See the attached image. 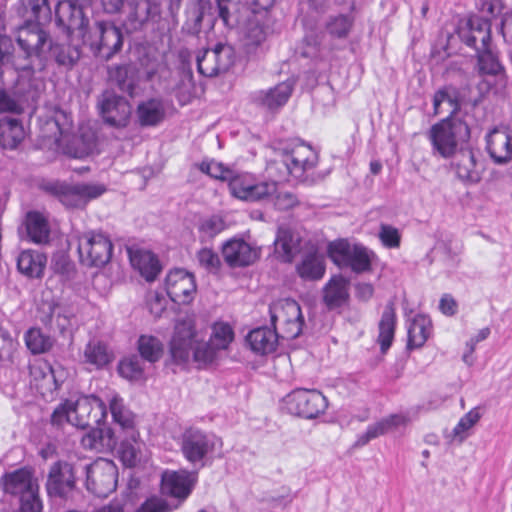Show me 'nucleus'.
I'll list each match as a JSON object with an SVG mask.
<instances>
[{
	"instance_id": "obj_46",
	"label": "nucleus",
	"mask_w": 512,
	"mask_h": 512,
	"mask_svg": "<svg viewBox=\"0 0 512 512\" xmlns=\"http://www.w3.org/2000/svg\"><path fill=\"white\" fill-rule=\"evenodd\" d=\"M14 44L11 37L0 35V64L11 66L16 71H26L28 63L22 62L21 56L14 55Z\"/></svg>"
},
{
	"instance_id": "obj_8",
	"label": "nucleus",
	"mask_w": 512,
	"mask_h": 512,
	"mask_svg": "<svg viewBox=\"0 0 512 512\" xmlns=\"http://www.w3.org/2000/svg\"><path fill=\"white\" fill-rule=\"evenodd\" d=\"M270 321L281 338L295 339L303 329L304 318L299 304L293 299L279 300L269 307Z\"/></svg>"
},
{
	"instance_id": "obj_45",
	"label": "nucleus",
	"mask_w": 512,
	"mask_h": 512,
	"mask_svg": "<svg viewBox=\"0 0 512 512\" xmlns=\"http://www.w3.org/2000/svg\"><path fill=\"white\" fill-rule=\"evenodd\" d=\"M85 362L101 368L112 361V354L101 341L91 340L84 349Z\"/></svg>"
},
{
	"instance_id": "obj_36",
	"label": "nucleus",
	"mask_w": 512,
	"mask_h": 512,
	"mask_svg": "<svg viewBox=\"0 0 512 512\" xmlns=\"http://www.w3.org/2000/svg\"><path fill=\"white\" fill-rule=\"evenodd\" d=\"M456 174L459 179L471 183L481 180V167L477 163L475 153L470 150H462L455 162Z\"/></svg>"
},
{
	"instance_id": "obj_59",
	"label": "nucleus",
	"mask_w": 512,
	"mask_h": 512,
	"mask_svg": "<svg viewBox=\"0 0 512 512\" xmlns=\"http://www.w3.org/2000/svg\"><path fill=\"white\" fill-rule=\"evenodd\" d=\"M179 508V504H170L163 497L153 495L148 497L135 512H172Z\"/></svg>"
},
{
	"instance_id": "obj_44",
	"label": "nucleus",
	"mask_w": 512,
	"mask_h": 512,
	"mask_svg": "<svg viewBox=\"0 0 512 512\" xmlns=\"http://www.w3.org/2000/svg\"><path fill=\"white\" fill-rule=\"evenodd\" d=\"M137 349L140 357L150 364L159 361L164 351L162 342L157 337L150 335H141L139 337Z\"/></svg>"
},
{
	"instance_id": "obj_38",
	"label": "nucleus",
	"mask_w": 512,
	"mask_h": 512,
	"mask_svg": "<svg viewBox=\"0 0 512 512\" xmlns=\"http://www.w3.org/2000/svg\"><path fill=\"white\" fill-rule=\"evenodd\" d=\"M110 412L114 423L127 432L128 437L136 442L137 432L134 429V417L129 409L123 403V399L119 396H113L109 402Z\"/></svg>"
},
{
	"instance_id": "obj_12",
	"label": "nucleus",
	"mask_w": 512,
	"mask_h": 512,
	"mask_svg": "<svg viewBox=\"0 0 512 512\" xmlns=\"http://www.w3.org/2000/svg\"><path fill=\"white\" fill-rule=\"evenodd\" d=\"M284 403L290 414L305 419L318 417L328 407L326 397L315 389H296L284 398Z\"/></svg>"
},
{
	"instance_id": "obj_19",
	"label": "nucleus",
	"mask_w": 512,
	"mask_h": 512,
	"mask_svg": "<svg viewBox=\"0 0 512 512\" xmlns=\"http://www.w3.org/2000/svg\"><path fill=\"white\" fill-rule=\"evenodd\" d=\"M233 59L232 47L219 43L213 49L198 52L196 57L197 70L205 77H214L227 71L233 64Z\"/></svg>"
},
{
	"instance_id": "obj_9",
	"label": "nucleus",
	"mask_w": 512,
	"mask_h": 512,
	"mask_svg": "<svg viewBox=\"0 0 512 512\" xmlns=\"http://www.w3.org/2000/svg\"><path fill=\"white\" fill-rule=\"evenodd\" d=\"M113 244L100 232H86L78 237L80 262L88 267H103L111 260Z\"/></svg>"
},
{
	"instance_id": "obj_54",
	"label": "nucleus",
	"mask_w": 512,
	"mask_h": 512,
	"mask_svg": "<svg viewBox=\"0 0 512 512\" xmlns=\"http://www.w3.org/2000/svg\"><path fill=\"white\" fill-rule=\"evenodd\" d=\"M234 339L232 327L227 323H215L212 328L210 342L219 350H225Z\"/></svg>"
},
{
	"instance_id": "obj_17",
	"label": "nucleus",
	"mask_w": 512,
	"mask_h": 512,
	"mask_svg": "<svg viewBox=\"0 0 512 512\" xmlns=\"http://www.w3.org/2000/svg\"><path fill=\"white\" fill-rule=\"evenodd\" d=\"M198 481V472L166 470L161 476V492L177 500L179 506L190 496Z\"/></svg>"
},
{
	"instance_id": "obj_11",
	"label": "nucleus",
	"mask_w": 512,
	"mask_h": 512,
	"mask_svg": "<svg viewBox=\"0 0 512 512\" xmlns=\"http://www.w3.org/2000/svg\"><path fill=\"white\" fill-rule=\"evenodd\" d=\"M328 254L335 264L340 267H349L355 273H363L371 269L369 251L362 245H352L341 239L329 244Z\"/></svg>"
},
{
	"instance_id": "obj_55",
	"label": "nucleus",
	"mask_w": 512,
	"mask_h": 512,
	"mask_svg": "<svg viewBox=\"0 0 512 512\" xmlns=\"http://www.w3.org/2000/svg\"><path fill=\"white\" fill-rule=\"evenodd\" d=\"M407 419L404 415L401 414H392L386 418L381 419L380 421L371 424L367 427L370 435L373 439L384 435L392 428L398 427L400 425H404Z\"/></svg>"
},
{
	"instance_id": "obj_52",
	"label": "nucleus",
	"mask_w": 512,
	"mask_h": 512,
	"mask_svg": "<svg viewBox=\"0 0 512 512\" xmlns=\"http://www.w3.org/2000/svg\"><path fill=\"white\" fill-rule=\"evenodd\" d=\"M224 229L225 222L220 216L212 215L208 218H205L201 220L198 227L200 241H210Z\"/></svg>"
},
{
	"instance_id": "obj_2",
	"label": "nucleus",
	"mask_w": 512,
	"mask_h": 512,
	"mask_svg": "<svg viewBox=\"0 0 512 512\" xmlns=\"http://www.w3.org/2000/svg\"><path fill=\"white\" fill-rule=\"evenodd\" d=\"M45 129L59 146H64L65 153L73 158H84L93 153L97 146L96 135L91 130H83L80 135L70 139L73 121L71 115L61 109L54 111L46 121Z\"/></svg>"
},
{
	"instance_id": "obj_48",
	"label": "nucleus",
	"mask_w": 512,
	"mask_h": 512,
	"mask_svg": "<svg viewBox=\"0 0 512 512\" xmlns=\"http://www.w3.org/2000/svg\"><path fill=\"white\" fill-rule=\"evenodd\" d=\"M24 338L27 348L35 355L45 353L53 346L52 338L39 328H30Z\"/></svg>"
},
{
	"instance_id": "obj_58",
	"label": "nucleus",
	"mask_w": 512,
	"mask_h": 512,
	"mask_svg": "<svg viewBox=\"0 0 512 512\" xmlns=\"http://www.w3.org/2000/svg\"><path fill=\"white\" fill-rule=\"evenodd\" d=\"M103 430H95L93 429L87 435L82 438V444L84 447L89 449L98 450L100 447L107 445L109 447H114L117 444V439L114 437L113 433L110 429L106 431L108 435V440L104 443Z\"/></svg>"
},
{
	"instance_id": "obj_37",
	"label": "nucleus",
	"mask_w": 512,
	"mask_h": 512,
	"mask_svg": "<svg viewBox=\"0 0 512 512\" xmlns=\"http://www.w3.org/2000/svg\"><path fill=\"white\" fill-rule=\"evenodd\" d=\"M298 275L305 281L320 280L325 273V264L323 257L312 250L306 253L300 263L296 266Z\"/></svg>"
},
{
	"instance_id": "obj_41",
	"label": "nucleus",
	"mask_w": 512,
	"mask_h": 512,
	"mask_svg": "<svg viewBox=\"0 0 512 512\" xmlns=\"http://www.w3.org/2000/svg\"><path fill=\"white\" fill-rule=\"evenodd\" d=\"M433 107L435 114H441L444 111L449 116L457 114L461 108L458 90L453 87H444L436 91L433 97Z\"/></svg>"
},
{
	"instance_id": "obj_49",
	"label": "nucleus",
	"mask_w": 512,
	"mask_h": 512,
	"mask_svg": "<svg viewBox=\"0 0 512 512\" xmlns=\"http://www.w3.org/2000/svg\"><path fill=\"white\" fill-rule=\"evenodd\" d=\"M353 23L354 19L349 15L330 16L325 24V29L331 37L344 39L349 35Z\"/></svg>"
},
{
	"instance_id": "obj_1",
	"label": "nucleus",
	"mask_w": 512,
	"mask_h": 512,
	"mask_svg": "<svg viewBox=\"0 0 512 512\" xmlns=\"http://www.w3.org/2000/svg\"><path fill=\"white\" fill-rule=\"evenodd\" d=\"M58 29L71 38L76 35L94 57L109 61L119 54L124 45L122 29L111 20L86 17L82 7L71 2H59L55 10Z\"/></svg>"
},
{
	"instance_id": "obj_39",
	"label": "nucleus",
	"mask_w": 512,
	"mask_h": 512,
	"mask_svg": "<svg viewBox=\"0 0 512 512\" xmlns=\"http://www.w3.org/2000/svg\"><path fill=\"white\" fill-rule=\"evenodd\" d=\"M136 113L141 126H156L164 120L165 106L161 99L151 98L141 102Z\"/></svg>"
},
{
	"instance_id": "obj_57",
	"label": "nucleus",
	"mask_w": 512,
	"mask_h": 512,
	"mask_svg": "<svg viewBox=\"0 0 512 512\" xmlns=\"http://www.w3.org/2000/svg\"><path fill=\"white\" fill-rule=\"evenodd\" d=\"M203 8L199 3L192 4L186 11V21L183 30L190 35H198L202 28Z\"/></svg>"
},
{
	"instance_id": "obj_30",
	"label": "nucleus",
	"mask_w": 512,
	"mask_h": 512,
	"mask_svg": "<svg viewBox=\"0 0 512 512\" xmlns=\"http://www.w3.org/2000/svg\"><path fill=\"white\" fill-rule=\"evenodd\" d=\"M300 237L289 229L280 228L274 241V253L282 262H291L301 251Z\"/></svg>"
},
{
	"instance_id": "obj_23",
	"label": "nucleus",
	"mask_w": 512,
	"mask_h": 512,
	"mask_svg": "<svg viewBox=\"0 0 512 512\" xmlns=\"http://www.w3.org/2000/svg\"><path fill=\"white\" fill-rule=\"evenodd\" d=\"M486 151L496 165L512 162V130L507 127H494L485 136Z\"/></svg>"
},
{
	"instance_id": "obj_62",
	"label": "nucleus",
	"mask_w": 512,
	"mask_h": 512,
	"mask_svg": "<svg viewBox=\"0 0 512 512\" xmlns=\"http://www.w3.org/2000/svg\"><path fill=\"white\" fill-rule=\"evenodd\" d=\"M245 36L249 44L260 45L267 37V29L257 20L247 23Z\"/></svg>"
},
{
	"instance_id": "obj_43",
	"label": "nucleus",
	"mask_w": 512,
	"mask_h": 512,
	"mask_svg": "<svg viewBox=\"0 0 512 512\" xmlns=\"http://www.w3.org/2000/svg\"><path fill=\"white\" fill-rule=\"evenodd\" d=\"M26 231L30 240L37 244L48 242L49 226L39 212H29L26 216Z\"/></svg>"
},
{
	"instance_id": "obj_34",
	"label": "nucleus",
	"mask_w": 512,
	"mask_h": 512,
	"mask_svg": "<svg viewBox=\"0 0 512 512\" xmlns=\"http://www.w3.org/2000/svg\"><path fill=\"white\" fill-rule=\"evenodd\" d=\"M396 328V312L395 306L392 301L388 302L381 315L378 324L379 335L377 342L380 345L382 353H386L391 347Z\"/></svg>"
},
{
	"instance_id": "obj_3",
	"label": "nucleus",
	"mask_w": 512,
	"mask_h": 512,
	"mask_svg": "<svg viewBox=\"0 0 512 512\" xmlns=\"http://www.w3.org/2000/svg\"><path fill=\"white\" fill-rule=\"evenodd\" d=\"M17 43L25 54L22 62L30 64L26 71H42L46 67L54 41L38 23L27 21L21 26L17 34Z\"/></svg>"
},
{
	"instance_id": "obj_31",
	"label": "nucleus",
	"mask_w": 512,
	"mask_h": 512,
	"mask_svg": "<svg viewBox=\"0 0 512 512\" xmlns=\"http://www.w3.org/2000/svg\"><path fill=\"white\" fill-rule=\"evenodd\" d=\"M25 138L24 127L20 120L12 117L0 118V147L14 150Z\"/></svg>"
},
{
	"instance_id": "obj_21",
	"label": "nucleus",
	"mask_w": 512,
	"mask_h": 512,
	"mask_svg": "<svg viewBox=\"0 0 512 512\" xmlns=\"http://www.w3.org/2000/svg\"><path fill=\"white\" fill-rule=\"evenodd\" d=\"M160 6L151 0H131L123 26L128 33L142 31L160 17Z\"/></svg>"
},
{
	"instance_id": "obj_13",
	"label": "nucleus",
	"mask_w": 512,
	"mask_h": 512,
	"mask_svg": "<svg viewBox=\"0 0 512 512\" xmlns=\"http://www.w3.org/2000/svg\"><path fill=\"white\" fill-rule=\"evenodd\" d=\"M77 466L69 461L58 460L49 467L46 491L49 497L66 500L76 489Z\"/></svg>"
},
{
	"instance_id": "obj_26",
	"label": "nucleus",
	"mask_w": 512,
	"mask_h": 512,
	"mask_svg": "<svg viewBox=\"0 0 512 512\" xmlns=\"http://www.w3.org/2000/svg\"><path fill=\"white\" fill-rule=\"evenodd\" d=\"M36 100V91L32 88L29 80L18 78L13 90L12 96L4 89H0V112H21L22 104L34 102Z\"/></svg>"
},
{
	"instance_id": "obj_33",
	"label": "nucleus",
	"mask_w": 512,
	"mask_h": 512,
	"mask_svg": "<svg viewBox=\"0 0 512 512\" xmlns=\"http://www.w3.org/2000/svg\"><path fill=\"white\" fill-rule=\"evenodd\" d=\"M47 258L38 251L24 250L17 258L19 272L28 278H41L44 273Z\"/></svg>"
},
{
	"instance_id": "obj_18",
	"label": "nucleus",
	"mask_w": 512,
	"mask_h": 512,
	"mask_svg": "<svg viewBox=\"0 0 512 512\" xmlns=\"http://www.w3.org/2000/svg\"><path fill=\"white\" fill-rule=\"evenodd\" d=\"M98 108L105 124L114 128H124L129 124L131 105L127 99L113 91L102 93Z\"/></svg>"
},
{
	"instance_id": "obj_7",
	"label": "nucleus",
	"mask_w": 512,
	"mask_h": 512,
	"mask_svg": "<svg viewBox=\"0 0 512 512\" xmlns=\"http://www.w3.org/2000/svg\"><path fill=\"white\" fill-rule=\"evenodd\" d=\"M470 138V128L461 119H443L434 124L429 131V139L435 151L442 157L450 158L455 154L459 144Z\"/></svg>"
},
{
	"instance_id": "obj_5",
	"label": "nucleus",
	"mask_w": 512,
	"mask_h": 512,
	"mask_svg": "<svg viewBox=\"0 0 512 512\" xmlns=\"http://www.w3.org/2000/svg\"><path fill=\"white\" fill-rule=\"evenodd\" d=\"M1 481L4 492L18 499L20 512L42 511L39 484L31 469L24 467L5 473Z\"/></svg>"
},
{
	"instance_id": "obj_42",
	"label": "nucleus",
	"mask_w": 512,
	"mask_h": 512,
	"mask_svg": "<svg viewBox=\"0 0 512 512\" xmlns=\"http://www.w3.org/2000/svg\"><path fill=\"white\" fill-rule=\"evenodd\" d=\"M431 322L423 315H417L408 327L407 348H420L430 335Z\"/></svg>"
},
{
	"instance_id": "obj_64",
	"label": "nucleus",
	"mask_w": 512,
	"mask_h": 512,
	"mask_svg": "<svg viewBox=\"0 0 512 512\" xmlns=\"http://www.w3.org/2000/svg\"><path fill=\"white\" fill-rule=\"evenodd\" d=\"M323 37V33L316 29L306 31L303 43L307 46V49L303 51V56L309 57L317 53L322 44Z\"/></svg>"
},
{
	"instance_id": "obj_61",
	"label": "nucleus",
	"mask_w": 512,
	"mask_h": 512,
	"mask_svg": "<svg viewBox=\"0 0 512 512\" xmlns=\"http://www.w3.org/2000/svg\"><path fill=\"white\" fill-rule=\"evenodd\" d=\"M198 169L213 179L227 181L231 178L232 170L215 161H202L197 164Z\"/></svg>"
},
{
	"instance_id": "obj_4",
	"label": "nucleus",
	"mask_w": 512,
	"mask_h": 512,
	"mask_svg": "<svg viewBox=\"0 0 512 512\" xmlns=\"http://www.w3.org/2000/svg\"><path fill=\"white\" fill-rule=\"evenodd\" d=\"M223 441L220 437L211 432L198 428L186 429L180 437V450L191 465L203 468L208 461L213 460L217 453H220Z\"/></svg>"
},
{
	"instance_id": "obj_29",
	"label": "nucleus",
	"mask_w": 512,
	"mask_h": 512,
	"mask_svg": "<svg viewBox=\"0 0 512 512\" xmlns=\"http://www.w3.org/2000/svg\"><path fill=\"white\" fill-rule=\"evenodd\" d=\"M281 337L277 329L273 327H259L250 331L246 341L252 351L257 354L265 355L276 350L278 338Z\"/></svg>"
},
{
	"instance_id": "obj_51",
	"label": "nucleus",
	"mask_w": 512,
	"mask_h": 512,
	"mask_svg": "<svg viewBox=\"0 0 512 512\" xmlns=\"http://www.w3.org/2000/svg\"><path fill=\"white\" fill-rule=\"evenodd\" d=\"M30 376L36 387L51 389L55 383L53 369L47 363H35L29 366Z\"/></svg>"
},
{
	"instance_id": "obj_47",
	"label": "nucleus",
	"mask_w": 512,
	"mask_h": 512,
	"mask_svg": "<svg viewBox=\"0 0 512 512\" xmlns=\"http://www.w3.org/2000/svg\"><path fill=\"white\" fill-rule=\"evenodd\" d=\"M118 371L128 380H143L145 379L144 360L137 355L126 357L120 361Z\"/></svg>"
},
{
	"instance_id": "obj_50",
	"label": "nucleus",
	"mask_w": 512,
	"mask_h": 512,
	"mask_svg": "<svg viewBox=\"0 0 512 512\" xmlns=\"http://www.w3.org/2000/svg\"><path fill=\"white\" fill-rule=\"evenodd\" d=\"M247 188L242 200L250 202L270 199L277 192L275 182L253 183L252 181Z\"/></svg>"
},
{
	"instance_id": "obj_63",
	"label": "nucleus",
	"mask_w": 512,
	"mask_h": 512,
	"mask_svg": "<svg viewBox=\"0 0 512 512\" xmlns=\"http://www.w3.org/2000/svg\"><path fill=\"white\" fill-rule=\"evenodd\" d=\"M480 417V413L477 409L470 410L459 420L458 424L454 427V436L459 437L460 440H463L466 437L464 433L472 428L479 421Z\"/></svg>"
},
{
	"instance_id": "obj_20",
	"label": "nucleus",
	"mask_w": 512,
	"mask_h": 512,
	"mask_svg": "<svg viewBox=\"0 0 512 512\" xmlns=\"http://www.w3.org/2000/svg\"><path fill=\"white\" fill-rule=\"evenodd\" d=\"M458 36L463 44L477 54L492 47L491 22L480 16L470 17L467 23L459 28Z\"/></svg>"
},
{
	"instance_id": "obj_32",
	"label": "nucleus",
	"mask_w": 512,
	"mask_h": 512,
	"mask_svg": "<svg viewBox=\"0 0 512 512\" xmlns=\"http://www.w3.org/2000/svg\"><path fill=\"white\" fill-rule=\"evenodd\" d=\"M108 77L111 83L122 92L133 96L137 83V69L132 64H118L108 68Z\"/></svg>"
},
{
	"instance_id": "obj_60",
	"label": "nucleus",
	"mask_w": 512,
	"mask_h": 512,
	"mask_svg": "<svg viewBox=\"0 0 512 512\" xmlns=\"http://www.w3.org/2000/svg\"><path fill=\"white\" fill-rule=\"evenodd\" d=\"M199 265L209 273H217L221 267L219 255L210 248H202L196 254Z\"/></svg>"
},
{
	"instance_id": "obj_15",
	"label": "nucleus",
	"mask_w": 512,
	"mask_h": 512,
	"mask_svg": "<svg viewBox=\"0 0 512 512\" xmlns=\"http://www.w3.org/2000/svg\"><path fill=\"white\" fill-rule=\"evenodd\" d=\"M282 163L288 174L295 178H301L306 171L313 169L317 162V153L311 146L293 141L282 148Z\"/></svg>"
},
{
	"instance_id": "obj_10",
	"label": "nucleus",
	"mask_w": 512,
	"mask_h": 512,
	"mask_svg": "<svg viewBox=\"0 0 512 512\" xmlns=\"http://www.w3.org/2000/svg\"><path fill=\"white\" fill-rule=\"evenodd\" d=\"M86 472V488L97 497H107L116 490L118 470L111 460L98 459L83 467Z\"/></svg>"
},
{
	"instance_id": "obj_40",
	"label": "nucleus",
	"mask_w": 512,
	"mask_h": 512,
	"mask_svg": "<svg viewBox=\"0 0 512 512\" xmlns=\"http://www.w3.org/2000/svg\"><path fill=\"white\" fill-rule=\"evenodd\" d=\"M66 37H68L65 34ZM73 35L71 38H67L68 43H53V49L51 50L50 58H54L55 62L67 68H72L81 58V47L78 44H73Z\"/></svg>"
},
{
	"instance_id": "obj_53",
	"label": "nucleus",
	"mask_w": 512,
	"mask_h": 512,
	"mask_svg": "<svg viewBox=\"0 0 512 512\" xmlns=\"http://www.w3.org/2000/svg\"><path fill=\"white\" fill-rule=\"evenodd\" d=\"M23 6L25 13L30 14L27 21L39 24L42 20H47L50 17L51 9L48 0H23Z\"/></svg>"
},
{
	"instance_id": "obj_35",
	"label": "nucleus",
	"mask_w": 512,
	"mask_h": 512,
	"mask_svg": "<svg viewBox=\"0 0 512 512\" xmlns=\"http://www.w3.org/2000/svg\"><path fill=\"white\" fill-rule=\"evenodd\" d=\"M349 281L342 276L330 279L324 288L323 300L329 309L343 306L349 299Z\"/></svg>"
},
{
	"instance_id": "obj_14",
	"label": "nucleus",
	"mask_w": 512,
	"mask_h": 512,
	"mask_svg": "<svg viewBox=\"0 0 512 512\" xmlns=\"http://www.w3.org/2000/svg\"><path fill=\"white\" fill-rule=\"evenodd\" d=\"M475 72L490 86L499 91L506 87L508 75L500 54L492 47L476 54Z\"/></svg>"
},
{
	"instance_id": "obj_25",
	"label": "nucleus",
	"mask_w": 512,
	"mask_h": 512,
	"mask_svg": "<svg viewBox=\"0 0 512 512\" xmlns=\"http://www.w3.org/2000/svg\"><path fill=\"white\" fill-rule=\"evenodd\" d=\"M222 255L227 265L234 268L253 264L259 258L260 252L242 239H231L222 245Z\"/></svg>"
},
{
	"instance_id": "obj_27",
	"label": "nucleus",
	"mask_w": 512,
	"mask_h": 512,
	"mask_svg": "<svg viewBox=\"0 0 512 512\" xmlns=\"http://www.w3.org/2000/svg\"><path fill=\"white\" fill-rule=\"evenodd\" d=\"M295 80L287 79L268 90H261L254 94V102L269 110H276L284 106L292 95Z\"/></svg>"
},
{
	"instance_id": "obj_24",
	"label": "nucleus",
	"mask_w": 512,
	"mask_h": 512,
	"mask_svg": "<svg viewBox=\"0 0 512 512\" xmlns=\"http://www.w3.org/2000/svg\"><path fill=\"white\" fill-rule=\"evenodd\" d=\"M198 333L190 323H178L170 342V355L176 364H185L194 353Z\"/></svg>"
},
{
	"instance_id": "obj_28",
	"label": "nucleus",
	"mask_w": 512,
	"mask_h": 512,
	"mask_svg": "<svg viewBox=\"0 0 512 512\" xmlns=\"http://www.w3.org/2000/svg\"><path fill=\"white\" fill-rule=\"evenodd\" d=\"M130 262L148 282L154 281L162 270L157 256L148 250H129Z\"/></svg>"
},
{
	"instance_id": "obj_6",
	"label": "nucleus",
	"mask_w": 512,
	"mask_h": 512,
	"mask_svg": "<svg viewBox=\"0 0 512 512\" xmlns=\"http://www.w3.org/2000/svg\"><path fill=\"white\" fill-rule=\"evenodd\" d=\"M41 188L69 209L84 208L88 202L99 198L107 190L105 185L99 183L69 184L61 181L46 182Z\"/></svg>"
},
{
	"instance_id": "obj_22",
	"label": "nucleus",
	"mask_w": 512,
	"mask_h": 512,
	"mask_svg": "<svg viewBox=\"0 0 512 512\" xmlns=\"http://www.w3.org/2000/svg\"><path fill=\"white\" fill-rule=\"evenodd\" d=\"M166 291L177 304H188L196 293V281L192 273L182 268L171 270L165 279Z\"/></svg>"
},
{
	"instance_id": "obj_56",
	"label": "nucleus",
	"mask_w": 512,
	"mask_h": 512,
	"mask_svg": "<svg viewBox=\"0 0 512 512\" xmlns=\"http://www.w3.org/2000/svg\"><path fill=\"white\" fill-rule=\"evenodd\" d=\"M219 351L210 341L204 342L198 336V342L194 346L193 359L199 365L206 366L216 360Z\"/></svg>"
},
{
	"instance_id": "obj_16",
	"label": "nucleus",
	"mask_w": 512,
	"mask_h": 512,
	"mask_svg": "<svg viewBox=\"0 0 512 512\" xmlns=\"http://www.w3.org/2000/svg\"><path fill=\"white\" fill-rule=\"evenodd\" d=\"M72 426L80 429L93 428L106 417L103 401L96 396H81L71 400Z\"/></svg>"
}]
</instances>
